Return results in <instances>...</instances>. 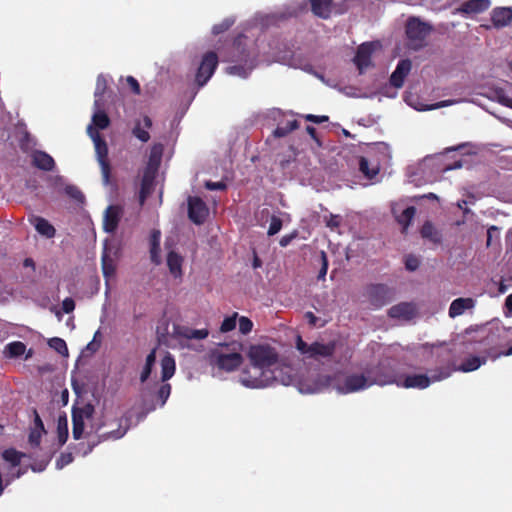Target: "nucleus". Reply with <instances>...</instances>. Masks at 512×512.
<instances>
[{
  "mask_svg": "<svg viewBox=\"0 0 512 512\" xmlns=\"http://www.w3.org/2000/svg\"><path fill=\"white\" fill-rule=\"evenodd\" d=\"M253 369L259 372V376H255L249 380L244 379L246 386L259 388L269 385L272 381H276L277 377L270 368L278 363V353L269 345H253L248 353Z\"/></svg>",
  "mask_w": 512,
  "mask_h": 512,
  "instance_id": "1",
  "label": "nucleus"
},
{
  "mask_svg": "<svg viewBox=\"0 0 512 512\" xmlns=\"http://www.w3.org/2000/svg\"><path fill=\"white\" fill-rule=\"evenodd\" d=\"M241 350L242 343L240 342L220 343L217 348L210 351L209 362L220 370L226 372L235 371L243 363Z\"/></svg>",
  "mask_w": 512,
  "mask_h": 512,
  "instance_id": "2",
  "label": "nucleus"
},
{
  "mask_svg": "<svg viewBox=\"0 0 512 512\" xmlns=\"http://www.w3.org/2000/svg\"><path fill=\"white\" fill-rule=\"evenodd\" d=\"M296 349L306 358L319 361L333 356L336 350V343L334 341L328 343L315 341L308 344L298 335L296 338Z\"/></svg>",
  "mask_w": 512,
  "mask_h": 512,
  "instance_id": "3",
  "label": "nucleus"
},
{
  "mask_svg": "<svg viewBox=\"0 0 512 512\" xmlns=\"http://www.w3.org/2000/svg\"><path fill=\"white\" fill-rule=\"evenodd\" d=\"M366 374L369 375L373 385L396 384L398 386L400 379L392 361L387 358L380 360L376 366L367 369Z\"/></svg>",
  "mask_w": 512,
  "mask_h": 512,
  "instance_id": "4",
  "label": "nucleus"
},
{
  "mask_svg": "<svg viewBox=\"0 0 512 512\" xmlns=\"http://www.w3.org/2000/svg\"><path fill=\"white\" fill-rule=\"evenodd\" d=\"M87 132L89 136L92 138L95 145V152L97 156L98 163L101 168L102 180L104 185L110 184L111 177V166L108 159V147L105 140L101 137L99 132L89 125L87 127Z\"/></svg>",
  "mask_w": 512,
  "mask_h": 512,
  "instance_id": "5",
  "label": "nucleus"
},
{
  "mask_svg": "<svg viewBox=\"0 0 512 512\" xmlns=\"http://www.w3.org/2000/svg\"><path fill=\"white\" fill-rule=\"evenodd\" d=\"M476 149L471 143H462L457 146H450V170L462 167L469 168L472 164V157Z\"/></svg>",
  "mask_w": 512,
  "mask_h": 512,
  "instance_id": "6",
  "label": "nucleus"
},
{
  "mask_svg": "<svg viewBox=\"0 0 512 512\" xmlns=\"http://www.w3.org/2000/svg\"><path fill=\"white\" fill-rule=\"evenodd\" d=\"M430 27L418 19L411 18L406 25V36L409 40L410 47L418 49L423 46Z\"/></svg>",
  "mask_w": 512,
  "mask_h": 512,
  "instance_id": "7",
  "label": "nucleus"
},
{
  "mask_svg": "<svg viewBox=\"0 0 512 512\" xmlns=\"http://www.w3.org/2000/svg\"><path fill=\"white\" fill-rule=\"evenodd\" d=\"M444 373L440 372L438 374L434 373L430 376L427 374H413L407 375L405 377H400L398 387H403L406 389H425L431 385L432 382L440 381L444 379Z\"/></svg>",
  "mask_w": 512,
  "mask_h": 512,
  "instance_id": "8",
  "label": "nucleus"
},
{
  "mask_svg": "<svg viewBox=\"0 0 512 512\" xmlns=\"http://www.w3.org/2000/svg\"><path fill=\"white\" fill-rule=\"evenodd\" d=\"M95 412V408L91 403L85 404L83 407L72 410V435L75 440H79L84 433L85 419H91Z\"/></svg>",
  "mask_w": 512,
  "mask_h": 512,
  "instance_id": "9",
  "label": "nucleus"
},
{
  "mask_svg": "<svg viewBox=\"0 0 512 512\" xmlns=\"http://www.w3.org/2000/svg\"><path fill=\"white\" fill-rule=\"evenodd\" d=\"M218 66V56L215 52L209 51L202 57L198 67L195 81L198 86H204L214 74Z\"/></svg>",
  "mask_w": 512,
  "mask_h": 512,
  "instance_id": "10",
  "label": "nucleus"
},
{
  "mask_svg": "<svg viewBox=\"0 0 512 512\" xmlns=\"http://www.w3.org/2000/svg\"><path fill=\"white\" fill-rule=\"evenodd\" d=\"M233 48L235 51L241 53L237 60L243 62V64L229 66L226 68V72L230 75L247 78L250 72L255 67L254 59H251L249 57V54L246 53L245 49L241 47L239 42L235 41Z\"/></svg>",
  "mask_w": 512,
  "mask_h": 512,
  "instance_id": "11",
  "label": "nucleus"
},
{
  "mask_svg": "<svg viewBox=\"0 0 512 512\" xmlns=\"http://www.w3.org/2000/svg\"><path fill=\"white\" fill-rule=\"evenodd\" d=\"M395 292L385 284H371L367 287V296L370 303L380 308L390 303L394 298Z\"/></svg>",
  "mask_w": 512,
  "mask_h": 512,
  "instance_id": "12",
  "label": "nucleus"
},
{
  "mask_svg": "<svg viewBox=\"0 0 512 512\" xmlns=\"http://www.w3.org/2000/svg\"><path fill=\"white\" fill-rule=\"evenodd\" d=\"M209 215V209L206 203L198 196L188 197V218L196 225H201L206 221Z\"/></svg>",
  "mask_w": 512,
  "mask_h": 512,
  "instance_id": "13",
  "label": "nucleus"
},
{
  "mask_svg": "<svg viewBox=\"0 0 512 512\" xmlns=\"http://www.w3.org/2000/svg\"><path fill=\"white\" fill-rule=\"evenodd\" d=\"M491 6L490 0H468L452 11L453 15H462L465 18L481 14Z\"/></svg>",
  "mask_w": 512,
  "mask_h": 512,
  "instance_id": "14",
  "label": "nucleus"
},
{
  "mask_svg": "<svg viewBox=\"0 0 512 512\" xmlns=\"http://www.w3.org/2000/svg\"><path fill=\"white\" fill-rule=\"evenodd\" d=\"M376 46L377 44L375 42H366L358 47L354 57V63L360 73H363L365 69L372 65L371 57Z\"/></svg>",
  "mask_w": 512,
  "mask_h": 512,
  "instance_id": "15",
  "label": "nucleus"
},
{
  "mask_svg": "<svg viewBox=\"0 0 512 512\" xmlns=\"http://www.w3.org/2000/svg\"><path fill=\"white\" fill-rule=\"evenodd\" d=\"M123 214V208L119 205H109L103 216V230L113 234L119 225Z\"/></svg>",
  "mask_w": 512,
  "mask_h": 512,
  "instance_id": "16",
  "label": "nucleus"
},
{
  "mask_svg": "<svg viewBox=\"0 0 512 512\" xmlns=\"http://www.w3.org/2000/svg\"><path fill=\"white\" fill-rule=\"evenodd\" d=\"M372 385L368 374H351L345 378L343 388L346 393H352L366 389Z\"/></svg>",
  "mask_w": 512,
  "mask_h": 512,
  "instance_id": "17",
  "label": "nucleus"
},
{
  "mask_svg": "<svg viewBox=\"0 0 512 512\" xmlns=\"http://www.w3.org/2000/svg\"><path fill=\"white\" fill-rule=\"evenodd\" d=\"M492 27L502 29L512 22V7H495L490 13Z\"/></svg>",
  "mask_w": 512,
  "mask_h": 512,
  "instance_id": "18",
  "label": "nucleus"
},
{
  "mask_svg": "<svg viewBox=\"0 0 512 512\" xmlns=\"http://www.w3.org/2000/svg\"><path fill=\"white\" fill-rule=\"evenodd\" d=\"M417 314V307L412 302H401L388 310V315L395 319L411 320Z\"/></svg>",
  "mask_w": 512,
  "mask_h": 512,
  "instance_id": "19",
  "label": "nucleus"
},
{
  "mask_svg": "<svg viewBox=\"0 0 512 512\" xmlns=\"http://www.w3.org/2000/svg\"><path fill=\"white\" fill-rule=\"evenodd\" d=\"M412 68V63L409 59L400 60L396 69L392 72L389 82L394 88H401L404 85L405 78L408 76Z\"/></svg>",
  "mask_w": 512,
  "mask_h": 512,
  "instance_id": "20",
  "label": "nucleus"
},
{
  "mask_svg": "<svg viewBox=\"0 0 512 512\" xmlns=\"http://www.w3.org/2000/svg\"><path fill=\"white\" fill-rule=\"evenodd\" d=\"M155 181V170L151 167H147L143 173L140 191H139V203L142 206L146 199L150 196L153 191Z\"/></svg>",
  "mask_w": 512,
  "mask_h": 512,
  "instance_id": "21",
  "label": "nucleus"
},
{
  "mask_svg": "<svg viewBox=\"0 0 512 512\" xmlns=\"http://www.w3.org/2000/svg\"><path fill=\"white\" fill-rule=\"evenodd\" d=\"M32 165L42 171H52L55 161L51 155L42 150H35L31 154Z\"/></svg>",
  "mask_w": 512,
  "mask_h": 512,
  "instance_id": "22",
  "label": "nucleus"
},
{
  "mask_svg": "<svg viewBox=\"0 0 512 512\" xmlns=\"http://www.w3.org/2000/svg\"><path fill=\"white\" fill-rule=\"evenodd\" d=\"M475 304V300L471 297L457 298L450 303L449 315L454 318L463 315L466 312H472Z\"/></svg>",
  "mask_w": 512,
  "mask_h": 512,
  "instance_id": "23",
  "label": "nucleus"
},
{
  "mask_svg": "<svg viewBox=\"0 0 512 512\" xmlns=\"http://www.w3.org/2000/svg\"><path fill=\"white\" fill-rule=\"evenodd\" d=\"M29 222L34 226L40 235L46 238H53L56 234V229L54 226L41 216L32 215L29 218Z\"/></svg>",
  "mask_w": 512,
  "mask_h": 512,
  "instance_id": "24",
  "label": "nucleus"
},
{
  "mask_svg": "<svg viewBox=\"0 0 512 512\" xmlns=\"http://www.w3.org/2000/svg\"><path fill=\"white\" fill-rule=\"evenodd\" d=\"M174 335L178 338L190 339H205L209 335L207 329H192L187 326H174Z\"/></svg>",
  "mask_w": 512,
  "mask_h": 512,
  "instance_id": "25",
  "label": "nucleus"
},
{
  "mask_svg": "<svg viewBox=\"0 0 512 512\" xmlns=\"http://www.w3.org/2000/svg\"><path fill=\"white\" fill-rule=\"evenodd\" d=\"M312 13L322 19H328L332 12L333 0H309Z\"/></svg>",
  "mask_w": 512,
  "mask_h": 512,
  "instance_id": "26",
  "label": "nucleus"
},
{
  "mask_svg": "<svg viewBox=\"0 0 512 512\" xmlns=\"http://www.w3.org/2000/svg\"><path fill=\"white\" fill-rule=\"evenodd\" d=\"M152 127V120L149 116L143 117V127L140 121H137L134 128L132 129V134L139 139L141 142H148L150 139V134L148 129Z\"/></svg>",
  "mask_w": 512,
  "mask_h": 512,
  "instance_id": "27",
  "label": "nucleus"
},
{
  "mask_svg": "<svg viewBox=\"0 0 512 512\" xmlns=\"http://www.w3.org/2000/svg\"><path fill=\"white\" fill-rule=\"evenodd\" d=\"M182 264L183 258L178 253L171 251L167 255V266L169 268V272L174 278L182 277Z\"/></svg>",
  "mask_w": 512,
  "mask_h": 512,
  "instance_id": "28",
  "label": "nucleus"
},
{
  "mask_svg": "<svg viewBox=\"0 0 512 512\" xmlns=\"http://www.w3.org/2000/svg\"><path fill=\"white\" fill-rule=\"evenodd\" d=\"M176 364L174 357L167 353L161 360V379L163 382L168 381L175 373Z\"/></svg>",
  "mask_w": 512,
  "mask_h": 512,
  "instance_id": "29",
  "label": "nucleus"
},
{
  "mask_svg": "<svg viewBox=\"0 0 512 512\" xmlns=\"http://www.w3.org/2000/svg\"><path fill=\"white\" fill-rule=\"evenodd\" d=\"M126 432H127V429L126 428L122 429L121 425L119 424V427L117 429L99 435L98 440L96 442H92L91 444H89L88 451H86L85 454L91 452L93 450V448L100 442L106 441L109 439H114V440L120 439L126 434Z\"/></svg>",
  "mask_w": 512,
  "mask_h": 512,
  "instance_id": "30",
  "label": "nucleus"
},
{
  "mask_svg": "<svg viewBox=\"0 0 512 512\" xmlns=\"http://www.w3.org/2000/svg\"><path fill=\"white\" fill-rule=\"evenodd\" d=\"M420 233L424 239H428L434 244H438L441 242L440 232L436 229V227L430 221H426L423 224V226L420 230Z\"/></svg>",
  "mask_w": 512,
  "mask_h": 512,
  "instance_id": "31",
  "label": "nucleus"
},
{
  "mask_svg": "<svg viewBox=\"0 0 512 512\" xmlns=\"http://www.w3.org/2000/svg\"><path fill=\"white\" fill-rule=\"evenodd\" d=\"M95 109L96 111L92 116V123L90 125H92V127L97 131L104 130L110 125V118L103 110H101V107Z\"/></svg>",
  "mask_w": 512,
  "mask_h": 512,
  "instance_id": "32",
  "label": "nucleus"
},
{
  "mask_svg": "<svg viewBox=\"0 0 512 512\" xmlns=\"http://www.w3.org/2000/svg\"><path fill=\"white\" fill-rule=\"evenodd\" d=\"M486 358L470 357L463 361L459 366H455L453 369L462 372H472L478 369L482 364H485Z\"/></svg>",
  "mask_w": 512,
  "mask_h": 512,
  "instance_id": "33",
  "label": "nucleus"
},
{
  "mask_svg": "<svg viewBox=\"0 0 512 512\" xmlns=\"http://www.w3.org/2000/svg\"><path fill=\"white\" fill-rule=\"evenodd\" d=\"M107 87L108 86H107L106 78L102 74L98 75L97 80H96L95 92H94V97H95L94 107L95 108L102 106L103 97L107 90Z\"/></svg>",
  "mask_w": 512,
  "mask_h": 512,
  "instance_id": "34",
  "label": "nucleus"
},
{
  "mask_svg": "<svg viewBox=\"0 0 512 512\" xmlns=\"http://www.w3.org/2000/svg\"><path fill=\"white\" fill-rule=\"evenodd\" d=\"M101 264L102 272L106 279L113 277L115 275L116 265L114 259L107 253L106 250L102 255Z\"/></svg>",
  "mask_w": 512,
  "mask_h": 512,
  "instance_id": "35",
  "label": "nucleus"
},
{
  "mask_svg": "<svg viewBox=\"0 0 512 512\" xmlns=\"http://www.w3.org/2000/svg\"><path fill=\"white\" fill-rule=\"evenodd\" d=\"M299 125L300 124L296 119L287 121L284 125L277 126V128L273 131V135L276 138L285 137L292 131L298 129Z\"/></svg>",
  "mask_w": 512,
  "mask_h": 512,
  "instance_id": "36",
  "label": "nucleus"
},
{
  "mask_svg": "<svg viewBox=\"0 0 512 512\" xmlns=\"http://www.w3.org/2000/svg\"><path fill=\"white\" fill-rule=\"evenodd\" d=\"M159 252H160V231L154 230L151 234V260L155 264H159Z\"/></svg>",
  "mask_w": 512,
  "mask_h": 512,
  "instance_id": "37",
  "label": "nucleus"
},
{
  "mask_svg": "<svg viewBox=\"0 0 512 512\" xmlns=\"http://www.w3.org/2000/svg\"><path fill=\"white\" fill-rule=\"evenodd\" d=\"M26 351V345L21 341H14L6 345L5 353L10 358H16L23 355Z\"/></svg>",
  "mask_w": 512,
  "mask_h": 512,
  "instance_id": "38",
  "label": "nucleus"
},
{
  "mask_svg": "<svg viewBox=\"0 0 512 512\" xmlns=\"http://www.w3.org/2000/svg\"><path fill=\"white\" fill-rule=\"evenodd\" d=\"M416 213V209L414 206H409L406 209L403 210V212L397 217V221L399 224L402 225V233H406V230L414 218Z\"/></svg>",
  "mask_w": 512,
  "mask_h": 512,
  "instance_id": "39",
  "label": "nucleus"
},
{
  "mask_svg": "<svg viewBox=\"0 0 512 512\" xmlns=\"http://www.w3.org/2000/svg\"><path fill=\"white\" fill-rule=\"evenodd\" d=\"M156 361V349L151 350V352L146 357L145 366L140 375V381L144 383L150 376L152 372V368Z\"/></svg>",
  "mask_w": 512,
  "mask_h": 512,
  "instance_id": "40",
  "label": "nucleus"
},
{
  "mask_svg": "<svg viewBox=\"0 0 512 512\" xmlns=\"http://www.w3.org/2000/svg\"><path fill=\"white\" fill-rule=\"evenodd\" d=\"M2 457L5 461L9 462L12 466H18L21 463L23 457H26V454L21 453L13 448L6 449Z\"/></svg>",
  "mask_w": 512,
  "mask_h": 512,
  "instance_id": "41",
  "label": "nucleus"
},
{
  "mask_svg": "<svg viewBox=\"0 0 512 512\" xmlns=\"http://www.w3.org/2000/svg\"><path fill=\"white\" fill-rule=\"evenodd\" d=\"M57 436L59 446H63L68 439V425L66 416H60L58 419Z\"/></svg>",
  "mask_w": 512,
  "mask_h": 512,
  "instance_id": "42",
  "label": "nucleus"
},
{
  "mask_svg": "<svg viewBox=\"0 0 512 512\" xmlns=\"http://www.w3.org/2000/svg\"><path fill=\"white\" fill-rule=\"evenodd\" d=\"M359 170L368 179H373L379 172L378 167L370 169L369 161L365 157H360L359 159Z\"/></svg>",
  "mask_w": 512,
  "mask_h": 512,
  "instance_id": "43",
  "label": "nucleus"
},
{
  "mask_svg": "<svg viewBox=\"0 0 512 512\" xmlns=\"http://www.w3.org/2000/svg\"><path fill=\"white\" fill-rule=\"evenodd\" d=\"M65 194L76 200L77 202H80V203H83L84 200H85V196L84 194L82 193V191L75 185H72V184H69V185H66L65 186Z\"/></svg>",
  "mask_w": 512,
  "mask_h": 512,
  "instance_id": "44",
  "label": "nucleus"
},
{
  "mask_svg": "<svg viewBox=\"0 0 512 512\" xmlns=\"http://www.w3.org/2000/svg\"><path fill=\"white\" fill-rule=\"evenodd\" d=\"M237 318V312H234L231 316L226 317L220 326V331L222 333H227L234 330L236 327Z\"/></svg>",
  "mask_w": 512,
  "mask_h": 512,
  "instance_id": "45",
  "label": "nucleus"
},
{
  "mask_svg": "<svg viewBox=\"0 0 512 512\" xmlns=\"http://www.w3.org/2000/svg\"><path fill=\"white\" fill-rule=\"evenodd\" d=\"M171 394V385L169 383H164L160 386L157 391V398L160 400V406H164L167 402L169 396Z\"/></svg>",
  "mask_w": 512,
  "mask_h": 512,
  "instance_id": "46",
  "label": "nucleus"
},
{
  "mask_svg": "<svg viewBox=\"0 0 512 512\" xmlns=\"http://www.w3.org/2000/svg\"><path fill=\"white\" fill-rule=\"evenodd\" d=\"M49 345L51 348L55 349L58 353L64 355L68 353V348L66 342L58 337H54L50 339Z\"/></svg>",
  "mask_w": 512,
  "mask_h": 512,
  "instance_id": "47",
  "label": "nucleus"
},
{
  "mask_svg": "<svg viewBox=\"0 0 512 512\" xmlns=\"http://www.w3.org/2000/svg\"><path fill=\"white\" fill-rule=\"evenodd\" d=\"M234 22V19L226 18L221 23L215 24L212 28L213 34L219 35L221 33H224L234 24Z\"/></svg>",
  "mask_w": 512,
  "mask_h": 512,
  "instance_id": "48",
  "label": "nucleus"
},
{
  "mask_svg": "<svg viewBox=\"0 0 512 512\" xmlns=\"http://www.w3.org/2000/svg\"><path fill=\"white\" fill-rule=\"evenodd\" d=\"M239 323V331L247 335L252 331L253 328V322L246 316H240L238 319Z\"/></svg>",
  "mask_w": 512,
  "mask_h": 512,
  "instance_id": "49",
  "label": "nucleus"
},
{
  "mask_svg": "<svg viewBox=\"0 0 512 512\" xmlns=\"http://www.w3.org/2000/svg\"><path fill=\"white\" fill-rule=\"evenodd\" d=\"M281 228H282V220L278 216L273 215L271 217V221H270V225H269L267 234L269 236H273V235L277 234L281 230Z\"/></svg>",
  "mask_w": 512,
  "mask_h": 512,
  "instance_id": "50",
  "label": "nucleus"
},
{
  "mask_svg": "<svg viewBox=\"0 0 512 512\" xmlns=\"http://www.w3.org/2000/svg\"><path fill=\"white\" fill-rule=\"evenodd\" d=\"M42 433H45V430L32 429L29 433V443L32 447H38L40 445Z\"/></svg>",
  "mask_w": 512,
  "mask_h": 512,
  "instance_id": "51",
  "label": "nucleus"
},
{
  "mask_svg": "<svg viewBox=\"0 0 512 512\" xmlns=\"http://www.w3.org/2000/svg\"><path fill=\"white\" fill-rule=\"evenodd\" d=\"M420 265L419 259L414 255H407L405 257V267L409 271H415Z\"/></svg>",
  "mask_w": 512,
  "mask_h": 512,
  "instance_id": "52",
  "label": "nucleus"
},
{
  "mask_svg": "<svg viewBox=\"0 0 512 512\" xmlns=\"http://www.w3.org/2000/svg\"><path fill=\"white\" fill-rule=\"evenodd\" d=\"M326 226L331 229H336L340 226L341 218L339 215L330 214L325 217Z\"/></svg>",
  "mask_w": 512,
  "mask_h": 512,
  "instance_id": "53",
  "label": "nucleus"
},
{
  "mask_svg": "<svg viewBox=\"0 0 512 512\" xmlns=\"http://www.w3.org/2000/svg\"><path fill=\"white\" fill-rule=\"evenodd\" d=\"M73 455L71 453H62L57 459L56 466L61 469L73 461Z\"/></svg>",
  "mask_w": 512,
  "mask_h": 512,
  "instance_id": "54",
  "label": "nucleus"
},
{
  "mask_svg": "<svg viewBox=\"0 0 512 512\" xmlns=\"http://www.w3.org/2000/svg\"><path fill=\"white\" fill-rule=\"evenodd\" d=\"M321 262H322V265H321V268L318 273L319 280L325 278V276L327 274V270H328V259H327V255L324 251L321 252Z\"/></svg>",
  "mask_w": 512,
  "mask_h": 512,
  "instance_id": "55",
  "label": "nucleus"
},
{
  "mask_svg": "<svg viewBox=\"0 0 512 512\" xmlns=\"http://www.w3.org/2000/svg\"><path fill=\"white\" fill-rule=\"evenodd\" d=\"M126 82L135 95H139L141 93L140 84L133 76H128L126 78Z\"/></svg>",
  "mask_w": 512,
  "mask_h": 512,
  "instance_id": "56",
  "label": "nucleus"
},
{
  "mask_svg": "<svg viewBox=\"0 0 512 512\" xmlns=\"http://www.w3.org/2000/svg\"><path fill=\"white\" fill-rule=\"evenodd\" d=\"M75 309V301L71 297H66L62 301V310L64 313L69 314Z\"/></svg>",
  "mask_w": 512,
  "mask_h": 512,
  "instance_id": "57",
  "label": "nucleus"
},
{
  "mask_svg": "<svg viewBox=\"0 0 512 512\" xmlns=\"http://www.w3.org/2000/svg\"><path fill=\"white\" fill-rule=\"evenodd\" d=\"M205 187L208 189V190H211V191H216V190H225L226 189V184L222 181H219V182H212V181H207L205 183Z\"/></svg>",
  "mask_w": 512,
  "mask_h": 512,
  "instance_id": "58",
  "label": "nucleus"
},
{
  "mask_svg": "<svg viewBox=\"0 0 512 512\" xmlns=\"http://www.w3.org/2000/svg\"><path fill=\"white\" fill-rule=\"evenodd\" d=\"M305 119L307 121L320 124L323 122H327L329 120V117L326 115L318 116V115L308 114L305 116Z\"/></svg>",
  "mask_w": 512,
  "mask_h": 512,
  "instance_id": "59",
  "label": "nucleus"
},
{
  "mask_svg": "<svg viewBox=\"0 0 512 512\" xmlns=\"http://www.w3.org/2000/svg\"><path fill=\"white\" fill-rule=\"evenodd\" d=\"M52 458V454L49 453L42 459L37 466H32L33 471H42L46 468Z\"/></svg>",
  "mask_w": 512,
  "mask_h": 512,
  "instance_id": "60",
  "label": "nucleus"
},
{
  "mask_svg": "<svg viewBox=\"0 0 512 512\" xmlns=\"http://www.w3.org/2000/svg\"><path fill=\"white\" fill-rule=\"evenodd\" d=\"M98 334H99V331L96 332V334L94 335L93 340L87 344L86 350L94 353V352H96L100 348V342L96 341V338H97Z\"/></svg>",
  "mask_w": 512,
  "mask_h": 512,
  "instance_id": "61",
  "label": "nucleus"
},
{
  "mask_svg": "<svg viewBox=\"0 0 512 512\" xmlns=\"http://www.w3.org/2000/svg\"><path fill=\"white\" fill-rule=\"evenodd\" d=\"M296 237V232H293L291 234H288V235H284L281 239H280V246L281 247H286L288 246L291 241Z\"/></svg>",
  "mask_w": 512,
  "mask_h": 512,
  "instance_id": "62",
  "label": "nucleus"
},
{
  "mask_svg": "<svg viewBox=\"0 0 512 512\" xmlns=\"http://www.w3.org/2000/svg\"><path fill=\"white\" fill-rule=\"evenodd\" d=\"M34 429L45 430L44 424L36 410H34Z\"/></svg>",
  "mask_w": 512,
  "mask_h": 512,
  "instance_id": "63",
  "label": "nucleus"
},
{
  "mask_svg": "<svg viewBox=\"0 0 512 512\" xmlns=\"http://www.w3.org/2000/svg\"><path fill=\"white\" fill-rule=\"evenodd\" d=\"M505 307L508 310L507 316L512 315V293L505 300Z\"/></svg>",
  "mask_w": 512,
  "mask_h": 512,
  "instance_id": "64",
  "label": "nucleus"
}]
</instances>
